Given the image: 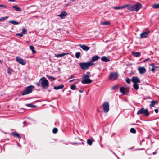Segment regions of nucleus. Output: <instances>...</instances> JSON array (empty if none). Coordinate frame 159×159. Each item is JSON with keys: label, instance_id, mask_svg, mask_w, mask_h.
I'll return each mask as SVG.
<instances>
[{"label": "nucleus", "instance_id": "nucleus-22", "mask_svg": "<svg viewBox=\"0 0 159 159\" xmlns=\"http://www.w3.org/2000/svg\"><path fill=\"white\" fill-rule=\"evenodd\" d=\"M156 101L155 100H152L151 102V104L149 105V106L150 107H154L156 103Z\"/></svg>", "mask_w": 159, "mask_h": 159}, {"label": "nucleus", "instance_id": "nucleus-2", "mask_svg": "<svg viewBox=\"0 0 159 159\" xmlns=\"http://www.w3.org/2000/svg\"><path fill=\"white\" fill-rule=\"evenodd\" d=\"M137 114H143V115L148 116L150 115V113L148 109H145L143 107H142L137 112Z\"/></svg>", "mask_w": 159, "mask_h": 159}, {"label": "nucleus", "instance_id": "nucleus-18", "mask_svg": "<svg viewBox=\"0 0 159 159\" xmlns=\"http://www.w3.org/2000/svg\"><path fill=\"white\" fill-rule=\"evenodd\" d=\"M128 6L127 7V9L130 11H134V8L133 7V5H131L129 4H127Z\"/></svg>", "mask_w": 159, "mask_h": 159}, {"label": "nucleus", "instance_id": "nucleus-26", "mask_svg": "<svg viewBox=\"0 0 159 159\" xmlns=\"http://www.w3.org/2000/svg\"><path fill=\"white\" fill-rule=\"evenodd\" d=\"M152 7L153 8L157 9L159 8V3L155 4L152 5Z\"/></svg>", "mask_w": 159, "mask_h": 159}, {"label": "nucleus", "instance_id": "nucleus-61", "mask_svg": "<svg viewBox=\"0 0 159 159\" xmlns=\"http://www.w3.org/2000/svg\"><path fill=\"white\" fill-rule=\"evenodd\" d=\"M100 138H102V137L101 136H100Z\"/></svg>", "mask_w": 159, "mask_h": 159}, {"label": "nucleus", "instance_id": "nucleus-45", "mask_svg": "<svg viewBox=\"0 0 159 159\" xmlns=\"http://www.w3.org/2000/svg\"><path fill=\"white\" fill-rule=\"evenodd\" d=\"M150 65L152 66V67H155V64L154 63H152Z\"/></svg>", "mask_w": 159, "mask_h": 159}, {"label": "nucleus", "instance_id": "nucleus-10", "mask_svg": "<svg viewBox=\"0 0 159 159\" xmlns=\"http://www.w3.org/2000/svg\"><path fill=\"white\" fill-rule=\"evenodd\" d=\"M131 80L134 83H140L141 82L137 76H133L131 79Z\"/></svg>", "mask_w": 159, "mask_h": 159}, {"label": "nucleus", "instance_id": "nucleus-33", "mask_svg": "<svg viewBox=\"0 0 159 159\" xmlns=\"http://www.w3.org/2000/svg\"><path fill=\"white\" fill-rule=\"evenodd\" d=\"M80 56V53L79 52L76 53L75 56L76 58H79Z\"/></svg>", "mask_w": 159, "mask_h": 159}, {"label": "nucleus", "instance_id": "nucleus-54", "mask_svg": "<svg viewBox=\"0 0 159 159\" xmlns=\"http://www.w3.org/2000/svg\"><path fill=\"white\" fill-rule=\"evenodd\" d=\"M51 79H52L53 80H55L56 79V78H54V77H52V78H51Z\"/></svg>", "mask_w": 159, "mask_h": 159}, {"label": "nucleus", "instance_id": "nucleus-36", "mask_svg": "<svg viewBox=\"0 0 159 159\" xmlns=\"http://www.w3.org/2000/svg\"><path fill=\"white\" fill-rule=\"evenodd\" d=\"M22 34H27V31L25 29H22Z\"/></svg>", "mask_w": 159, "mask_h": 159}, {"label": "nucleus", "instance_id": "nucleus-34", "mask_svg": "<svg viewBox=\"0 0 159 159\" xmlns=\"http://www.w3.org/2000/svg\"><path fill=\"white\" fill-rule=\"evenodd\" d=\"M8 18V16H6L3 17L1 18H0V21H3L6 20Z\"/></svg>", "mask_w": 159, "mask_h": 159}, {"label": "nucleus", "instance_id": "nucleus-4", "mask_svg": "<svg viewBox=\"0 0 159 159\" xmlns=\"http://www.w3.org/2000/svg\"><path fill=\"white\" fill-rule=\"evenodd\" d=\"M94 65V64H92L90 62L88 63L82 62L80 63V67L83 70L88 69L90 66Z\"/></svg>", "mask_w": 159, "mask_h": 159}, {"label": "nucleus", "instance_id": "nucleus-32", "mask_svg": "<svg viewBox=\"0 0 159 159\" xmlns=\"http://www.w3.org/2000/svg\"><path fill=\"white\" fill-rule=\"evenodd\" d=\"M7 73L9 74H11V72H12L13 71V70L11 69H10L9 67H7Z\"/></svg>", "mask_w": 159, "mask_h": 159}, {"label": "nucleus", "instance_id": "nucleus-48", "mask_svg": "<svg viewBox=\"0 0 159 159\" xmlns=\"http://www.w3.org/2000/svg\"><path fill=\"white\" fill-rule=\"evenodd\" d=\"M41 81H39V82L38 83H36V84L38 86H40V82Z\"/></svg>", "mask_w": 159, "mask_h": 159}, {"label": "nucleus", "instance_id": "nucleus-53", "mask_svg": "<svg viewBox=\"0 0 159 159\" xmlns=\"http://www.w3.org/2000/svg\"><path fill=\"white\" fill-rule=\"evenodd\" d=\"M84 91V90L83 89H82V90H79V92L81 93L83 92Z\"/></svg>", "mask_w": 159, "mask_h": 159}, {"label": "nucleus", "instance_id": "nucleus-52", "mask_svg": "<svg viewBox=\"0 0 159 159\" xmlns=\"http://www.w3.org/2000/svg\"><path fill=\"white\" fill-rule=\"evenodd\" d=\"M75 78V76L74 75H72L70 77V78H69V79H72V78Z\"/></svg>", "mask_w": 159, "mask_h": 159}, {"label": "nucleus", "instance_id": "nucleus-27", "mask_svg": "<svg viewBox=\"0 0 159 159\" xmlns=\"http://www.w3.org/2000/svg\"><path fill=\"white\" fill-rule=\"evenodd\" d=\"M30 49L32 50L33 54H34L36 52V51L34 50V47L33 46L30 45Z\"/></svg>", "mask_w": 159, "mask_h": 159}, {"label": "nucleus", "instance_id": "nucleus-12", "mask_svg": "<svg viewBox=\"0 0 159 159\" xmlns=\"http://www.w3.org/2000/svg\"><path fill=\"white\" fill-rule=\"evenodd\" d=\"M149 33V31H147L141 33L140 35V38H143L147 37Z\"/></svg>", "mask_w": 159, "mask_h": 159}, {"label": "nucleus", "instance_id": "nucleus-19", "mask_svg": "<svg viewBox=\"0 0 159 159\" xmlns=\"http://www.w3.org/2000/svg\"><path fill=\"white\" fill-rule=\"evenodd\" d=\"M101 60L104 62H107L110 61V59H108L106 56H104L102 57Z\"/></svg>", "mask_w": 159, "mask_h": 159}, {"label": "nucleus", "instance_id": "nucleus-16", "mask_svg": "<svg viewBox=\"0 0 159 159\" xmlns=\"http://www.w3.org/2000/svg\"><path fill=\"white\" fill-rule=\"evenodd\" d=\"M120 91L123 95L127 93V89H125L124 87H121L120 89Z\"/></svg>", "mask_w": 159, "mask_h": 159}, {"label": "nucleus", "instance_id": "nucleus-21", "mask_svg": "<svg viewBox=\"0 0 159 159\" xmlns=\"http://www.w3.org/2000/svg\"><path fill=\"white\" fill-rule=\"evenodd\" d=\"M64 87V85H61L58 86H54V89L55 90L61 89L63 88Z\"/></svg>", "mask_w": 159, "mask_h": 159}, {"label": "nucleus", "instance_id": "nucleus-60", "mask_svg": "<svg viewBox=\"0 0 159 159\" xmlns=\"http://www.w3.org/2000/svg\"><path fill=\"white\" fill-rule=\"evenodd\" d=\"M2 63V61L1 60H0V63Z\"/></svg>", "mask_w": 159, "mask_h": 159}, {"label": "nucleus", "instance_id": "nucleus-8", "mask_svg": "<svg viewBox=\"0 0 159 159\" xmlns=\"http://www.w3.org/2000/svg\"><path fill=\"white\" fill-rule=\"evenodd\" d=\"M142 7V4L140 3H137L134 5H133L134 11H138Z\"/></svg>", "mask_w": 159, "mask_h": 159}, {"label": "nucleus", "instance_id": "nucleus-37", "mask_svg": "<svg viewBox=\"0 0 159 159\" xmlns=\"http://www.w3.org/2000/svg\"><path fill=\"white\" fill-rule=\"evenodd\" d=\"M57 129L56 128H54L52 130V132L54 134L56 133L57 132Z\"/></svg>", "mask_w": 159, "mask_h": 159}, {"label": "nucleus", "instance_id": "nucleus-17", "mask_svg": "<svg viewBox=\"0 0 159 159\" xmlns=\"http://www.w3.org/2000/svg\"><path fill=\"white\" fill-rule=\"evenodd\" d=\"M12 7L15 10L17 11H22L20 8L17 5H15L12 6Z\"/></svg>", "mask_w": 159, "mask_h": 159}, {"label": "nucleus", "instance_id": "nucleus-5", "mask_svg": "<svg viewBox=\"0 0 159 159\" xmlns=\"http://www.w3.org/2000/svg\"><path fill=\"white\" fill-rule=\"evenodd\" d=\"M34 87L30 86L26 87L25 89L22 92L21 95H24L31 93L32 91V88Z\"/></svg>", "mask_w": 159, "mask_h": 159}, {"label": "nucleus", "instance_id": "nucleus-55", "mask_svg": "<svg viewBox=\"0 0 159 159\" xmlns=\"http://www.w3.org/2000/svg\"><path fill=\"white\" fill-rule=\"evenodd\" d=\"M157 153L156 152H153V155H155V154H157Z\"/></svg>", "mask_w": 159, "mask_h": 159}, {"label": "nucleus", "instance_id": "nucleus-51", "mask_svg": "<svg viewBox=\"0 0 159 159\" xmlns=\"http://www.w3.org/2000/svg\"><path fill=\"white\" fill-rule=\"evenodd\" d=\"M70 3H68V4H65V7H67V6H68Z\"/></svg>", "mask_w": 159, "mask_h": 159}, {"label": "nucleus", "instance_id": "nucleus-58", "mask_svg": "<svg viewBox=\"0 0 159 159\" xmlns=\"http://www.w3.org/2000/svg\"><path fill=\"white\" fill-rule=\"evenodd\" d=\"M148 59H145L144 60V62H146V61Z\"/></svg>", "mask_w": 159, "mask_h": 159}, {"label": "nucleus", "instance_id": "nucleus-30", "mask_svg": "<svg viewBox=\"0 0 159 159\" xmlns=\"http://www.w3.org/2000/svg\"><path fill=\"white\" fill-rule=\"evenodd\" d=\"M26 106L31 108H34L36 107V106L33 105L31 103L27 104H26Z\"/></svg>", "mask_w": 159, "mask_h": 159}, {"label": "nucleus", "instance_id": "nucleus-44", "mask_svg": "<svg viewBox=\"0 0 159 159\" xmlns=\"http://www.w3.org/2000/svg\"><path fill=\"white\" fill-rule=\"evenodd\" d=\"M0 7H3L4 8H7V6L3 4H0Z\"/></svg>", "mask_w": 159, "mask_h": 159}, {"label": "nucleus", "instance_id": "nucleus-28", "mask_svg": "<svg viewBox=\"0 0 159 159\" xmlns=\"http://www.w3.org/2000/svg\"><path fill=\"white\" fill-rule=\"evenodd\" d=\"M9 23L12 24L14 25H18L19 24V23L18 22H17L16 21H14V20H11L9 22Z\"/></svg>", "mask_w": 159, "mask_h": 159}, {"label": "nucleus", "instance_id": "nucleus-23", "mask_svg": "<svg viewBox=\"0 0 159 159\" xmlns=\"http://www.w3.org/2000/svg\"><path fill=\"white\" fill-rule=\"evenodd\" d=\"M12 135L15 136V137H17L21 139V137L20 135L17 133L16 132H14L13 133Z\"/></svg>", "mask_w": 159, "mask_h": 159}, {"label": "nucleus", "instance_id": "nucleus-14", "mask_svg": "<svg viewBox=\"0 0 159 159\" xmlns=\"http://www.w3.org/2000/svg\"><path fill=\"white\" fill-rule=\"evenodd\" d=\"M79 46L81 48L83 49V50L85 51H88L89 49L90 48L89 47L84 44L82 45L80 44Z\"/></svg>", "mask_w": 159, "mask_h": 159}, {"label": "nucleus", "instance_id": "nucleus-1", "mask_svg": "<svg viewBox=\"0 0 159 159\" xmlns=\"http://www.w3.org/2000/svg\"><path fill=\"white\" fill-rule=\"evenodd\" d=\"M90 76V72H87L86 74L84 75L83 76L81 83L83 84H89L91 83L92 80L89 79Z\"/></svg>", "mask_w": 159, "mask_h": 159}, {"label": "nucleus", "instance_id": "nucleus-43", "mask_svg": "<svg viewBox=\"0 0 159 159\" xmlns=\"http://www.w3.org/2000/svg\"><path fill=\"white\" fill-rule=\"evenodd\" d=\"M155 67H152L151 69H150V67H149V68L150 70H151L153 72V73H154L155 72Z\"/></svg>", "mask_w": 159, "mask_h": 159}, {"label": "nucleus", "instance_id": "nucleus-31", "mask_svg": "<svg viewBox=\"0 0 159 159\" xmlns=\"http://www.w3.org/2000/svg\"><path fill=\"white\" fill-rule=\"evenodd\" d=\"M133 87L136 90H137L139 88L138 85L137 83H134L133 84Z\"/></svg>", "mask_w": 159, "mask_h": 159}, {"label": "nucleus", "instance_id": "nucleus-41", "mask_svg": "<svg viewBox=\"0 0 159 159\" xmlns=\"http://www.w3.org/2000/svg\"><path fill=\"white\" fill-rule=\"evenodd\" d=\"M113 8L116 10H119L121 9L120 7H113Z\"/></svg>", "mask_w": 159, "mask_h": 159}, {"label": "nucleus", "instance_id": "nucleus-7", "mask_svg": "<svg viewBox=\"0 0 159 159\" xmlns=\"http://www.w3.org/2000/svg\"><path fill=\"white\" fill-rule=\"evenodd\" d=\"M103 111L105 113H107L109 110V104L107 102H104L103 104Z\"/></svg>", "mask_w": 159, "mask_h": 159}, {"label": "nucleus", "instance_id": "nucleus-13", "mask_svg": "<svg viewBox=\"0 0 159 159\" xmlns=\"http://www.w3.org/2000/svg\"><path fill=\"white\" fill-rule=\"evenodd\" d=\"M139 73L141 74H144L146 71L145 68L144 67H139L138 68Z\"/></svg>", "mask_w": 159, "mask_h": 159}, {"label": "nucleus", "instance_id": "nucleus-56", "mask_svg": "<svg viewBox=\"0 0 159 159\" xmlns=\"http://www.w3.org/2000/svg\"><path fill=\"white\" fill-rule=\"evenodd\" d=\"M10 2H14L15 0H8Z\"/></svg>", "mask_w": 159, "mask_h": 159}, {"label": "nucleus", "instance_id": "nucleus-20", "mask_svg": "<svg viewBox=\"0 0 159 159\" xmlns=\"http://www.w3.org/2000/svg\"><path fill=\"white\" fill-rule=\"evenodd\" d=\"M67 54V53H63L61 54H55V55L56 57L59 58L62 57Z\"/></svg>", "mask_w": 159, "mask_h": 159}, {"label": "nucleus", "instance_id": "nucleus-11", "mask_svg": "<svg viewBox=\"0 0 159 159\" xmlns=\"http://www.w3.org/2000/svg\"><path fill=\"white\" fill-rule=\"evenodd\" d=\"M99 58V57L98 55H95L92 57V59L89 62L92 64H94L93 62L97 61Z\"/></svg>", "mask_w": 159, "mask_h": 159}, {"label": "nucleus", "instance_id": "nucleus-42", "mask_svg": "<svg viewBox=\"0 0 159 159\" xmlns=\"http://www.w3.org/2000/svg\"><path fill=\"white\" fill-rule=\"evenodd\" d=\"M128 6L127 5V4H125L124 5H123L122 6H120V8H121V9H122L123 8H125V7H127Z\"/></svg>", "mask_w": 159, "mask_h": 159}, {"label": "nucleus", "instance_id": "nucleus-35", "mask_svg": "<svg viewBox=\"0 0 159 159\" xmlns=\"http://www.w3.org/2000/svg\"><path fill=\"white\" fill-rule=\"evenodd\" d=\"M130 131L131 133L135 134L136 133V130L134 128H131L130 129Z\"/></svg>", "mask_w": 159, "mask_h": 159}, {"label": "nucleus", "instance_id": "nucleus-57", "mask_svg": "<svg viewBox=\"0 0 159 159\" xmlns=\"http://www.w3.org/2000/svg\"><path fill=\"white\" fill-rule=\"evenodd\" d=\"M70 1H71V2H70L71 3L74 2L75 1V0H70Z\"/></svg>", "mask_w": 159, "mask_h": 159}, {"label": "nucleus", "instance_id": "nucleus-9", "mask_svg": "<svg viewBox=\"0 0 159 159\" xmlns=\"http://www.w3.org/2000/svg\"><path fill=\"white\" fill-rule=\"evenodd\" d=\"M16 61L22 65H24L26 63V61L24 60L21 59L20 57H16Z\"/></svg>", "mask_w": 159, "mask_h": 159}, {"label": "nucleus", "instance_id": "nucleus-49", "mask_svg": "<svg viewBox=\"0 0 159 159\" xmlns=\"http://www.w3.org/2000/svg\"><path fill=\"white\" fill-rule=\"evenodd\" d=\"M46 76L49 79H51L52 78V77L48 76V75H47Z\"/></svg>", "mask_w": 159, "mask_h": 159}, {"label": "nucleus", "instance_id": "nucleus-25", "mask_svg": "<svg viewBox=\"0 0 159 159\" xmlns=\"http://www.w3.org/2000/svg\"><path fill=\"white\" fill-rule=\"evenodd\" d=\"M93 141L92 139H89L87 140V144L89 145H91L93 143Z\"/></svg>", "mask_w": 159, "mask_h": 159}, {"label": "nucleus", "instance_id": "nucleus-59", "mask_svg": "<svg viewBox=\"0 0 159 159\" xmlns=\"http://www.w3.org/2000/svg\"><path fill=\"white\" fill-rule=\"evenodd\" d=\"M26 123V122L25 121H24L23 122V124H25Z\"/></svg>", "mask_w": 159, "mask_h": 159}, {"label": "nucleus", "instance_id": "nucleus-24", "mask_svg": "<svg viewBox=\"0 0 159 159\" xmlns=\"http://www.w3.org/2000/svg\"><path fill=\"white\" fill-rule=\"evenodd\" d=\"M140 54V52H132V54L135 57H138L139 55Z\"/></svg>", "mask_w": 159, "mask_h": 159}, {"label": "nucleus", "instance_id": "nucleus-6", "mask_svg": "<svg viewBox=\"0 0 159 159\" xmlns=\"http://www.w3.org/2000/svg\"><path fill=\"white\" fill-rule=\"evenodd\" d=\"M118 74L117 72H111L109 76L111 80L113 81L116 80L118 78Z\"/></svg>", "mask_w": 159, "mask_h": 159}, {"label": "nucleus", "instance_id": "nucleus-47", "mask_svg": "<svg viewBox=\"0 0 159 159\" xmlns=\"http://www.w3.org/2000/svg\"><path fill=\"white\" fill-rule=\"evenodd\" d=\"M154 111L156 113H157L158 112V109H156L154 110Z\"/></svg>", "mask_w": 159, "mask_h": 159}, {"label": "nucleus", "instance_id": "nucleus-15", "mask_svg": "<svg viewBox=\"0 0 159 159\" xmlns=\"http://www.w3.org/2000/svg\"><path fill=\"white\" fill-rule=\"evenodd\" d=\"M67 14L65 11H62L61 14L58 15V16L61 17L62 19H64L67 15Z\"/></svg>", "mask_w": 159, "mask_h": 159}, {"label": "nucleus", "instance_id": "nucleus-40", "mask_svg": "<svg viewBox=\"0 0 159 159\" xmlns=\"http://www.w3.org/2000/svg\"><path fill=\"white\" fill-rule=\"evenodd\" d=\"M126 82L128 84H130V80L129 78H127L126 79Z\"/></svg>", "mask_w": 159, "mask_h": 159}, {"label": "nucleus", "instance_id": "nucleus-46", "mask_svg": "<svg viewBox=\"0 0 159 159\" xmlns=\"http://www.w3.org/2000/svg\"><path fill=\"white\" fill-rule=\"evenodd\" d=\"M116 87H117V86H116V85L112 87L111 89H115L116 88Z\"/></svg>", "mask_w": 159, "mask_h": 159}, {"label": "nucleus", "instance_id": "nucleus-29", "mask_svg": "<svg viewBox=\"0 0 159 159\" xmlns=\"http://www.w3.org/2000/svg\"><path fill=\"white\" fill-rule=\"evenodd\" d=\"M110 24V22H101V24L103 25H108Z\"/></svg>", "mask_w": 159, "mask_h": 159}, {"label": "nucleus", "instance_id": "nucleus-50", "mask_svg": "<svg viewBox=\"0 0 159 159\" xmlns=\"http://www.w3.org/2000/svg\"><path fill=\"white\" fill-rule=\"evenodd\" d=\"M75 80V79H73V80H70V81H69V82H70V83H71V82H73V81H74Z\"/></svg>", "mask_w": 159, "mask_h": 159}, {"label": "nucleus", "instance_id": "nucleus-3", "mask_svg": "<svg viewBox=\"0 0 159 159\" xmlns=\"http://www.w3.org/2000/svg\"><path fill=\"white\" fill-rule=\"evenodd\" d=\"M40 81H41L40 83L43 87L46 88L48 87L49 82L45 77H43L40 79Z\"/></svg>", "mask_w": 159, "mask_h": 159}, {"label": "nucleus", "instance_id": "nucleus-39", "mask_svg": "<svg viewBox=\"0 0 159 159\" xmlns=\"http://www.w3.org/2000/svg\"><path fill=\"white\" fill-rule=\"evenodd\" d=\"M16 35L17 36H19L20 37H22L23 36V34L21 33H17L16 34Z\"/></svg>", "mask_w": 159, "mask_h": 159}, {"label": "nucleus", "instance_id": "nucleus-38", "mask_svg": "<svg viewBox=\"0 0 159 159\" xmlns=\"http://www.w3.org/2000/svg\"><path fill=\"white\" fill-rule=\"evenodd\" d=\"M70 88L72 90H75L76 88V86L75 85H72L70 86Z\"/></svg>", "mask_w": 159, "mask_h": 159}]
</instances>
